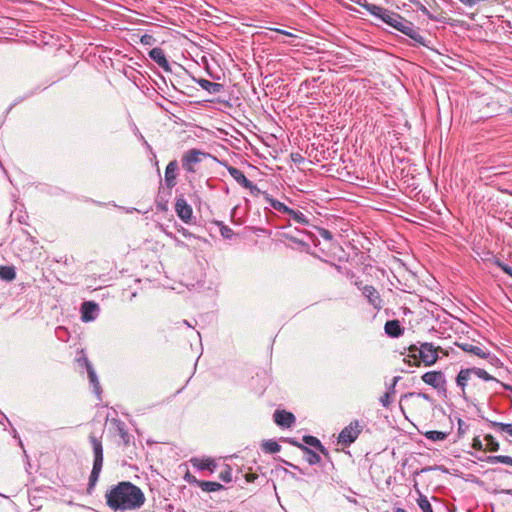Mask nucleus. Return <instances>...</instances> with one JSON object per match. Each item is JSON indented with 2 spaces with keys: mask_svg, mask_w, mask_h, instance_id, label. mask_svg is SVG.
<instances>
[{
  "mask_svg": "<svg viewBox=\"0 0 512 512\" xmlns=\"http://www.w3.org/2000/svg\"><path fill=\"white\" fill-rule=\"evenodd\" d=\"M410 3L416 6V8L421 11L424 15H426L431 20H436V18L430 13V11L426 8L425 5H423L418 0H409Z\"/></svg>",
  "mask_w": 512,
  "mask_h": 512,
  "instance_id": "obj_34",
  "label": "nucleus"
},
{
  "mask_svg": "<svg viewBox=\"0 0 512 512\" xmlns=\"http://www.w3.org/2000/svg\"><path fill=\"white\" fill-rule=\"evenodd\" d=\"M89 440L92 445L93 454H94V460H93V467L92 471L89 477L87 492L89 494L92 493L94 490L96 483L99 479L102 466H103V447L101 441L94 435L91 434L89 436Z\"/></svg>",
  "mask_w": 512,
  "mask_h": 512,
  "instance_id": "obj_4",
  "label": "nucleus"
},
{
  "mask_svg": "<svg viewBox=\"0 0 512 512\" xmlns=\"http://www.w3.org/2000/svg\"><path fill=\"white\" fill-rule=\"evenodd\" d=\"M362 295L366 298L368 303L377 311L381 310L384 306V301L379 291L372 285H364L361 288Z\"/></svg>",
  "mask_w": 512,
  "mask_h": 512,
  "instance_id": "obj_9",
  "label": "nucleus"
},
{
  "mask_svg": "<svg viewBox=\"0 0 512 512\" xmlns=\"http://www.w3.org/2000/svg\"><path fill=\"white\" fill-rule=\"evenodd\" d=\"M166 235L168 237H170L174 242H175V245L178 246V247H186V244L181 241L180 239H178L174 234H172L171 232H166Z\"/></svg>",
  "mask_w": 512,
  "mask_h": 512,
  "instance_id": "obj_48",
  "label": "nucleus"
},
{
  "mask_svg": "<svg viewBox=\"0 0 512 512\" xmlns=\"http://www.w3.org/2000/svg\"><path fill=\"white\" fill-rule=\"evenodd\" d=\"M321 454H323L325 457L329 456L328 450L320 443V446H317L316 448Z\"/></svg>",
  "mask_w": 512,
  "mask_h": 512,
  "instance_id": "obj_53",
  "label": "nucleus"
},
{
  "mask_svg": "<svg viewBox=\"0 0 512 512\" xmlns=\"http://www.w3.org/2000/svg\"><path fill=\"white\" fill-rule=\"evenodd\" d=\"M423 435L431 441H443L448 437V433L442 431H426Z\"/></svg>",
  "mask_w": 512,
  "mask_h": 512,
  "instance_id": "obj_29",
  "label": "nucleus"
},
{
  "mask_svg": "<svg viewBox=\"0 0 512 512\" xmlns=\"http://www.w3.org/2000/svg\"><path fill=\"white\" fill-rule=\"evenodd\" d=\"M264 199L271 205V207L278 212L288 214L290 212V208L285 205L284 203L280 202L279 200H276L272 198L268 193H263Z\"/></svg>",
  "mask_w": 512,
  "mask_h": 512,
  "instance_id": "obj_23",
  "label": "nucleus"
},
{
  "mask_svg": "<svg viewBox=\"0 0 512 512\" xmlns=\"http://www.w3.org/2000/svg\"><path fill=\"white\" fill-rule=\"evenodd\" d=\"M273 418L277 425L285 428H290L295 422V416L285 410H276Z\"/></svg>",
  "mask_w": 512,
  "mask_h": 512,
  "instance_id": "obj_14",
  "label": "nucleus"
},
{
  "mask_svg": "<svg viewBox=\"0 0 512 512\" xmlns=\"http://www.w3.org/2000/svg\"><path fill=\"white\" fill-rule=\"evenodd\" d=\"M140 16H142V14L130 6V25L146 23V21L139 18Z\"/></svg>",
  "mask_w": 512,
  "mask_h": 512,
  "instance_id": "obj_35",
  "label": "nucleus"
},
{
  "mask_svg": "<svg viewBox=\"0 0 512 512\" xmlns=\"http://www.w3.org/2000/svg\"><path fill=\"white\" fill-rule=\"evenodd\" d=\"M13 436H14L15 438H17V437H18L17 431H16L15 429H13Z\"/></svg>",
  "mask_w": 512,
  "mask_h": 512,
  "instance_id": "obj_61",
  "label": "nucleus"
},
{
  "mask_svg": "<svg viewBox=\"0 0 512 512\" xmlns=\"http://www.w3.org/2000/svg\"><path fill=\"white\" fill-rule=\"evenodd\" d=\"M175 212L184 223H191L193 218V209L183 196L176 198Z\"/></svg>",
  "mask_w": 512,
  "mask_h": 512,
  "instance_id": "obj_10",
  "label": "nucleus"
},
{
  "mask_svg": "<svg viewBox=\"0 0 512 512\" xmlns=\"http://www.w3.org/2000/svg\"><path fill=\"white\" fill-rule=\"evenodd\" d=\"M287 215H289L297 223L302 225L309 224L308 218L301 211H296L290 208V212H288Z\"/></svg>",
  "mask_w": 512,
  "mask_h": 512,
  "instance_id": "obj_30",
  "label": "nucleus"
},
{
  "mask_svg": "<svg viewBox=\"0 0 512 512\" xmlns=\"http://www.w3.org/2000/svg\"><path fill=\"white\" fill-rule=\"evenodd\" d=\"M207 156H209L208 153H205L199 149H189L182 155V167L188 173H195L196 165H198L203 160V158Z\"/></svg>",
  "mask_w": 512,
  "mask_h": 512,
  "instance_id": "obj_7",
  "label": "nucleus"
},
{
  "mask_svg": "<svg viewBox=\"0 0 512 512\" xmlns=\"http://www.w3.org/2000/svg\"><path fill=\"white\" fill-rule=\"evenodd\" d=\"M508 113L512 115V108L508 109Z\"/></svg>",
  "mask_w": 512,
  "mask_h": 512,
  "instance_id": "obj_64",
  "label": "nucleus"
},
{
  "mask_svg": "<svg viewBox=\"0 0 512 512\" xmlns=\"http://www.w3.org/2000/svg\"><path fill=\"white\" fill-rule=\"evenodd\" d=\"M139 42L144 46H152L156 43V39L152 35L144 33L140 36Z\"/></svg>",
  "mask_w": 512,
  "mask_h": 512,
  "instance_id": "obj_36",
  "label": "nucleus"
},
{
  "mask_svg": "<svg viewBox=\"0 0 512 512\" xmlns=\"http://www.w3.org/2000/svg\"><path fill=\"white\" fill-rule=\"evenodd\" d=\"M142 34H140L139 29H130V40L137 43L139 42V38Z\"/></svg>",
  "mask_w": 512,
  "mask_h": 512,
  "instance_id": "obj_47",
  "label": "nucleus"
},
{
  "mask_svg": "<svg viewBox=\"0 0 512 512\" xmlns=\"http://www.w3.org/2000/svg\"><path fill=\"white\" fill-rule=\"evenodd\" d=\"M199 487L204 492H216V491H220L224 488V486L218 482L204 481V480L200 481Z\"/></svg>",
  "mask_w": 512,
  "mask_h": 512,
  "instance_id": "obj_25",
  "label": "nucleus"
},
{
  "mask_svg": "<svg viewBox=\"0 0 512 512\" xmlns=\"http://www.w3.org/2000/svg\"><path fill=\"white\" fill-rule=\"evenodd\" d=\"M16 277V272L12 266H0V278L6 281H12Z\"/></svg>",
  "mask_w": 512,
  "mask_h": 512,
  "instance_id": "obj_26",
  "label": "nucleus"
},
{
  "mask_svg": "<svg viewBox=\"0 0 512 512\" xmlns=\"http://www.w3.org/2000/svg\"><path fill=\"white\" fill-rule=\"evenodd\" d=\"M355 285L357 286V288H358L359 290H361V288L363 287V286H362V282H361V281H356V282H355Z\"/></svg>",
  "mask_w": 512,
  "mask_h": 512,
  "instance_id": "obj_58",
  "label": "nucleus"
},
{
  "mask_svg": "<svg viewBox=\"0 0 512 512\" xmlns=\"http://www.w3.org/2000/svg\"><path fill=\"white\" fill-rule=\"evenodd\" d=\"M400 380V377L399 376H396L393 378L392 380V383L388 386L387 388V393H390L392 395H395V387H396V384L398 383V381Z\"/></svg>",
  "mask_w": 512,
  "mask_h": 512,
  "instance_id": "obj_46",
  "label": "nucleus"
},
{
  "mask_svg": "<svg viewBox=\"0 0 512 512\" xmlns=\"http://www.w3.org/2000/svg\"><path fill=\"white\" fill-rule=\"evenodd\" d=\"M99 314V306L93 301H85L81 305V320L83 322L94 321Z\"/></svg>",
  "mask_w": 512,
  "mask_h": 512,
  "instance_id": "obj_11",
  "label": "nucleus"
},
{
  "mask_svg": "<svg viewBox=\"0 0 512 512\" xmlns=\"http://www.w3.org/2000/svg\"><path fill=\"white\" fill-rule=\"evenodd\" d=\"M262 449L266 453L274 454L280 451L281 446L274 440H266L262 443Z\"/></svg>",
  "mask_w": 512,
  "mask_h": 512,
  "instance_id": "obj_27",
  "label": "nucleus"
},
{
  "mask_svg": "<svg viewBox=\"0 0 512 512\" xmlns=\"http://www.w3.org/2000/svg\"><path fill=\"white\" fill-rule=\"evenodd\" d=\"M196 83L210 94H218L223 91L224 86L221 83L211 82L207 79H196Z\"/></svg>",
  "mask_w": 512,
  "mask_h": 512,
  "instance_id": "obj_18",
  "label": "nucleus"
},
{
  "mask_svg": "<svg viewBox=\"0 0 512 512\" xmlns=\"http://www.w3.org/2000/svg\"><path fill=\"white\" fill-rule=\"evenodd\" d=\"M219 478L226 483L232 481V470L228 465L225 466V469L220 472Z\"/></svg>",
  "mask_w": 512,
  "mask_h": 512,
  "instance_id": "obj_38",
  "label": "nucleus"
},
{
  "mask_svg": "<svg viewBox=\"0 0 512 512\" xmlns=\"http://www.w3.org/2000/svg\"><path fill=\"white\" fill-rule=\"evenodd\" d=\"M417 504L422 512H433L432 506L426 496L420 494Z\"/></svg>",
  "mask_w": 512,
  "mask_h": 512,
  "instance_id": "obj_33",
  "label": "nucleus"
},
{
  "mask_svg": "<svg viewBox=\"0 0 512 512\" xmlns=\"http://www.w3.org/2000/svg\"><path fill=\"white\" fill-rule=\"evenodd\" d=\"M395 512H407V511L405 509H403V508H397L395 510Z\"/></svg>",
  "mask_w": 512,
  "mask_h": 512,
  "instance_id": "obj_60",
  "label": "nucleus"
},
{
  "mask_svg": "<svg viewBox=\"0 0 512 512\" xmlns=\"http://www.w3.org/2000/svg\"><path fill=\"white\" fill-rule=\"evenodd\" d=\"M458 346L465 352L478 356L482 359H486L490 356V352L484 351L481 347L470 344V343H461Z\"/></svg>",
  "mask_w": 512,
  "mask_h": 512,
  "instance_id": "obj_20",
  "label": "nucleus"
},
{
  "mask_svg": "<svg viewBox=\"0 0 512 512\" xmlns=\"http://www.w3.org/2000/svg\"><path fill=\"white\" fill-rule=\"evenodd\" d=\"M495 265L497 267H499L505 274L509 275L510 277H512V266L509 265V264H506L504 263L503 261H501L500 259H496L495 260Z\"/></svg>",
  "mask_w": 512,
  "mask_h": 512,
  "instance_id": "obj_37",
  "label": "nucleus"
},
{
  "mask_svg": "<svg viewBox=\"0 0 512 512\" xmlns=\"http://www.w3.org/2000/svg\"><path fill=\"white\" fill-rule=\"evenodd\" d=\"M472 447L475 450L485 451V448L483 447L482 440L478 436L473 438V440H472Z\"/></svg>",
  "mask_w": 512,
  "mask_h": 512,
  "instance_id": "obj_44",
  "label": "nucleus"
},
{
  "mask_svg": "<svg viewBox=\"0 0 512 512\" xmlns=\"http://www.w3.org/2000/svg\"><path fill=\"white\" fill-rule=\"evenodd\" d=\"M227 170L230 174V176L239 184L241 185L242 187L246 188L247 186L250 185V183L252 181H250L245 175L244 173L236 168V167H233V166H227Z\"/></svg>",
  "mask_w": 512,
  "mask_h": 512,
  "instance_id": "obj_19",
  "label": "nucleus"
},
{
  "mask_svg": "<svg viewBox=\"0 0 512 512\" xmlns=\"http://www.w3.org/2000/svg\"><path fill=\"white\" fill-rule=\"evenodd\" d=\"M283 462H284L286 465H289L290 467H292L293 469L298 470L299 472L303 473L302 469H301V468H299L298 466H296V465H294V464H292V463H290V462H287V461H283Z\"/></svg>",
  "mask_w": 512,
  "mask_h": 512,
  "instance_id": "obj_55",
  "label": "nucleus"
},
{
  "mask_svg": "<svg viewBox=\"0 0 512 512\" xmlns=\"http://www.w3.org/2000/svg\"><path fill=\"white\" fill-rule=\"evenodd\" d=\"M184 479L191 485H197L199 487V483L201 480H198L194 475L187 472Z\"/></svg>",
  "mask_w": 512,
  "mask_h": 512,
  "instance_id": "obj_45",
  "label": "nucleus"
},
{
  "mask_svg": "<svg viewBox=\"0 0 512 512\" xmlns=\"http://www.w3.org/2000/svg\"><path fill=\"white\" fill-rule=\"evenodd\" d=\"M285 441H286L287 443H289V444H291V445H293V446H295V447L299 448V449H300V450H302V451H303V447H306V445H304V444H302V443L298 442V441H297V440H295L294 438H287V439H285Z\"/></svg>",
  "mask_w": 512,
  "mask_h": 512,
  "instance_id": "obj_49",
  "label": "nucleus"
},
{
  "mask_svg": "<svg viewBox=\"0 0 512 512\" xmlns=\"http://www.w3.org/2000/svg\"><path fill=\"white\" fill-rule=\"evenodd\" d=\"M363 426L361 425L359 420H354L350 422L349 425L344 427L342 431L338 435V444H341L344 447L350 446L352 443L356 441L360 433L362 432Z\"/></svg>",
  "mask_w": 512,
  "mask_h": 512,
  "instance_id": "obj_6",
  "label": "nucleus"
},
{
  "mask_svg": "<svg viewBox=\"0 0 512 512\" xmlns=\"http://www.w3.org/2000/svg\"><path fill=\"white\" fill-rule=\"evenodd\" d=\"M85 367L88 373L89 382L93 387V392L97 395V397H100L102 392L100 383L97 374L88 359H85Z\"/></svg>",
  "mask_w": 512,
  "mask_h": 512,
  "instance_id": "obj_17",
  "label": "nucleus"
},
{
  "mask_svg": "<svg viewBox=\"0 0 512 512\" xmlns=\"http://www.w3.org/2000/svg\"><path fill=\"white\" fill-rule=\"evenodd\" d=\"M418 344L409 346L408 356L421 361L425 366L434 365L438 360V353L443 351L442 348L429 342H418Z\"/></svg>",
  "mask_w": 512,
  "mask_h": 512,
  "instance_id": "obj_3",
  "label": "nucleus"
},
{
  "mask_svg": "<svg viewBox=\"0 0 512 512\" xmlns=\"http://www.w3.org/2000/svg\"><path fill=\"white\" fill-rule=\"evenodd\" d=\"M303 453L305 454L304 458L310 465L319 464L321 461V457L318 453L310 449L309 447H303Z\"/></svg>",
  "mask_w": 512,
  "mask_h": 512,
  "instance_id": "obj_24",
  "label": "nucleus"
},
{
  "mask_svg": "<svg viewBox=\"0 0 512 512\" xmlns=\"http://www.w3.org/2000/svg\"><path fill=\"white\" fill-rule=\"evenodd\" d=\"M191 463L193 467L199 470H209L210 472H214L216 468V463L212 459H192Z\"/></svg>",
  "mask_w": 512,
  "mask_h": 512,
  "instance_id": "obj_22",
  "label": "nucleus"
},
{
  "mask_svg": "<svg viewBox=\"0 0 512 512\" xmlns=\"http://www.w3.org/2000/svg\"><path fill=\"white\" fill-rule=\"evenodd\" d=\"M183 324H185V325L190 327V324L186 320L183 321Z\"/></svg>",
  "mask_w": 512,
  "mask_h": 512,
  "instance_id": "obj_63",
  "label": "nucleus"
},
{
  "mask_svg": "<svg viewBox=\"0 0 512 512\" xmlns=\"http://www.w3.org/2000/svg\"><path fill=\"white\" fill-rule=\"evenodd\" d=\"M488 425L501 435L512 437V423H502L488 420Z\"/></svg>",
  "mask_w": 512,
  "mask_h": 512,
  "instance_id": "obj_21",
  "label": "nucleus"
},
{
  "mask_svg": "<svg viewBox=\"0 0 512 512\" xmlns=\"http://www.w3.org/2000/svg\"><path fill=\"white\" fill-rule=\"evenodd\" d=\"M150 58L164 71L170 72L171 67L165 56L164 51L161 48L155 47L149 51Z\"/></svg>",
  "mask_w": 512,
  "mask_h": 512,
  "instance_id": "obj_13",
  "label": "nucleus"
},
{
  "mask_svg": "<svg viewBox=\"0 0 512 512\" xmlns=\"http://www.w3.org/2000/svg\"><path fill=\"white\" fill-rule=\"evenodd\" d=\"M486 462L490 464L502 463L512 466V457L506 455L488 456Z\"/></svg>",
  "mask_w": 512,
  "mask_h": 512,
  "instance_id": "obj_28",
  "label": "nucleus"
},
{
  "mask_svg": "<svg viewBox=\"0 0 512 512\" xmlns=\"http://www.w3.org/2000/svg\"><path fill=\"white\" fill-rule=\"evenodd\" d=\"M333 265L335 266V268H336L337 270H340V269H341V266L336 265V264H333Z\"/></svg>",
  "mask_w": 512,
  "mask_h": 512,
  "instance_id": "obj_62",
  "label": "nucleus"
},
{
  "mask_svg": "<svg viewBox=\"0 0 512 512\" xmlns=\"http://www.w3.org/2000/svg\"><path fill=\"white\" fill-rule=\"evenodd\" d=\"M178 232H180L184 237L186 238H190V237H193V234L191 232H189L186 228H184L183 226H180L178 228Z\"/></svg>",
  "mask_w": 512,
  "mask_h": 512,
  "instance_id": "obj_50",
  "label": "nucleus"
},
{
  "mask_svg": "<svg viewBox=\"0 0 512 512\" xmlns=\"http://www.w3.org/2000/svg\"><path fill=\"white\" fill-rule=\"evenodd\" d=\"M356 4L366 9L371 15L380 19L387 25L408 36L416 43L424 45L425 39L419 33L415 25L400 14L388 10L382 6L369 3L367 0H353Z\"/></svg>",
  "mask_w": 512,
  "mask_h": 512,
  "instance_id": "obj_1",
  "label": "nucleus"
},
{
  "mask_svg": "<svg viewBox=\"0 0 512 512\" xmlns=\"http://www.w3.org/2000/svg\"><path fill=\"white\" fill-rule=\"evenodd\" d=\"M145 503L144 493L139 487L130 483V509H137Z\"/></svg>",
  "mask_w": 512,
  "mask_h": 512,
  "instance_id": "obj_15",
  "label": "nucleus"
},
{
  "mask_svg": "<svg viewBox=\"0 0 512 512\" xmlns=\"http://www.w3.org/2000/svg\"><path fill=\"white\" fill-rule=\"evenodd\" d=\"M476 376L484 381H495L508 391L512 392V386L509 384H505L500 382L498 379L490 375L486 370L478 367L472 368H462L457 376H456V385L460 388L462 397L465 400H468L470 397H475L476 395L484 394V389L482 386L478 385L473 380V377Z\"/></svg>",
  "mask_w": 512,
  "mask_h": 512,
  "instance_id": "obj_2",
  "label": "nucleus"
},
{
  "mask_svg": "<svg viewBox=\"0 0 512 512\" xmlns=\"http://www.w3.org/2000/svg\"><path fill=\"white\" fill-rule=\"evenodd\" d=\"M107 505L115 510L128 508V481L120 482L106 493Z\"/></svg>",
  "mask_w": 512,
  "mask_h": 512,
  "instance_id": "obj_5",
  "label": "nucleus"
},
{
  "mask_svg": "<svg viewBox=\"0 0 512 512\" xmlns=\"http://www.w3.org/2000/svg\"><path fill=\"white\" fill-rule=\"evenodd\" d=\"M484 440L486 441L485 450H488L490 452H497L499 450V442L492 435L487 434L484 437Z\"/></svg>",
  "mask_w": 512,
  "mask_h": 512,
  "instance_id": "obj_31",
  "label": "nucleus"
},
{
  "mask_svg": "<svg viewBox=\"0 0 512 512\" xmlns=\"http://www.w3.org/2000/svg\"><path fill=\"white\" fill-rule=\"evenodd\" d=\"M466 424L462 419H458V433L463 434L465 432Z\"/></svg>",
  "mask_w": 512,
  "mask_h": 512,
  "instance_id": "obj_52",
  "label": "nucleus"
},
{
  "mask_svg": "<svg viewBox=\"0 0 512 512\" xmlns=\"http://www.w3.org/2000/svg\"><path fill=\"white\" fill-rule=\"evenodd\" d=\"M4 420H8V418L6 417L5 414L1 413L0 414V423H3Z\"/></svg>",
  "mask_w": 512,
  "mask_h": 512,
  "instance_id": "obj_57",
  "label": "nucleus"
},
{
  "mask_svg": "<svg viewBox=\"0 0 512 512\" xmlns=\"http://www.w3.org/2000/svg\"><path fill=\"white\" fill-rule=\"evenodd\" d=\"M257 478H258V475L255 473H246L245 474V479L249 483L254 482L255 479H257Z\"/></svg>",
  "mask_w": 512,
  "mask_h": 512,
  "instance_id": "obj_51",
  "label": "nucleus"
},
{
  "mask_svg": "<svg viewBox=\"0 0 512 512\" xmlns=\"http://www.w3.org/2000/svg\"><path fill=\"white\" fill-rule=\"evenodd\" d=\"M385 333L391 338H398L404 334L405 328L401 326L399 320H389L384 325Z\"/></svg>",
  "mask_w": 512,
  "mask_h": 512,
  "instance_id": "obj_16",
  "label": "nucleus"
},
{
  "mask_svg": "<svg viewBox=\"0 0 512 512\" xmlns=\"http://www.w3.org/2000/svg\"><path fill=\"white\" fill-rule=\"evenodd\" d=\"M139 137L141 138V140L144 142V144L147 146L148 149L151 150V146L148 144V142L144 139V137L142 135H139Z\"/></svg>",
  "mask_w": 512,
  "mask_h": 512,
  "instance_id": "obj_56",
  "label": "nucleus"
},
{
  "mask_svg": "<svg viewBox=\"0 0 512 512\" xmlns=\"http://www.w3.org/2000/svg\"><path fill=\"white\" fill-rule=\"evenodd\" d=\"M215 224L219 227L221 236L225 239H232L234 236L233 230L225 225L222 221H215Z\"/></svg>",
  "mask_w": 512,
  "mask_h": 512,
  "instance_id": "obj_32",
  "label": "nucleus"
},
{
  "mask_svg": "<svg viewBox=\"0 0 512 512\" xmlns=\"http://www.w3.org/2000/svg\"><path fill=\"white\" fill-rule=\"evenodd\" d=\"M413 396L421 397L422 399L427 400V401H429L431 399L428 394L423 393V392H419V393L409 392V393L404 394L402 396V398H408V397H413Z\"/></svg>",
  "mask_w": 512,
  "mask_h": 512,
  "instance_id": "obj_43",
  "label": "nucleus"
},
{
  "mask_svg": "<svg viewBox=\"0 0 512 512\" xmlns=\"http://www.w3.org/2000/svg\"><path fill=\"white\" fill-rule=\"evenodd\" d=\"M393 396L394 395L385 392L384 395L380 397V403L382 404V406L385 408H389V406L393 402Z\"/></svg>",
  "mask_w": 512,
  "mask_h": 512,
  "instance_id": "obj_40",
  "label": "nucleus"
},
{
  "mask_svg": "<svg viewBox=\"0 0 512 512\" xmlns=\"http://www.w3.org/2000/svg\"><path fill=\"white\" fill-rule=\"evenodd\" d=\"M318 234L325 240H333V234L326 228H317Z\"/></svg>",
  "mask_w": 512,
  "mask_h": 512,
  "instance_id": "obj_41",
  "label": "nucleus"
},
{
  "mask_svg": "<svg viewBox=\"0 0 512 512\" xmlns=\"http://www.w3.org/2000/svg\"><path fill=\"white\" fill-rule=\"evenodd\" d=\"M303 442L306 445L314 447L315 449L317 448V446H320V443H321L318 438L311 436V435H305L303 437Z\"/></svg>",
  "mask_w": 512,
  "mask_h": 512,
  "instance_id": "obj_39",
  "label": "nucleus"
},
{
  "mask_svg": "<svg viewBox=\"0 0 512 512\" xmlns=\"http://www.w3.org/2000/svg\"><path fill=\"white\" fill-rule=\"evenodd\" d=\"M246 189H248L250 194L255 197L265 193L264 191H261L253 182H251L250 185L246 187Z\"/></svg>",
  "mask_w": 512,
  "mask_h": 512,
  "instance_id": "obj_42",
  "label": "nucleus"
},
{
  "mask_svg": "<svg viewBox=\"0 0 512 512\" xmlns=\"http://www.w3.org/2000/svg\"><path fill=\"white\" fill-rule=\"evenodd\" d=\"M422 381L438 391H446V379L442 371H428L421 376Z\"/></svg>",
  "mask_w": 512,
  "mask_h": 512,
  "instance_id": "obj_8",
  "label": "nucleus"
},
{
  "mask_svg": "<svg viewBox=\"0 0 512 512\" xmlns=\"http://www.w3.org/2000/svg\"><path fill=\"white\" fill-rule=\"evenodd\" d=\"M178 162L177 160L170 161L165 169L164 182L167 188L172 189L176 186L177 182Z\"/></svg>",
  "mask_w": 512,
  "mask_h": 512,
  "instance_id": "obj_12",
  "label": "nucleus"
},
{
  "mask_svg": "<svg viewBox=\"0 0 512 512\" xmlns=\"http://www.w3.org/2000/svg\"><path fill=\"white\" fill-rule=\"evenodd\" d=\"M85 359H87L86 357H83V358H79L78 361L80 363H82L83 365H85Z\"/></svg>",
  "mask_w": 512,
  "mask_h": 512,
  "instance_id": "obj_59",
  "label": "nucleus"
},
{
  "mask_svg": "<svg viewBox=\"0 0 512 512\" xmlns=\"http://www.w3.org/2000/svg\"><path fill=\"white\" fill-rule=\"evenodd\" d=\"M275 32L277 33H280V34H283L285 36H293L292 33L286 31V30H282V29H274Z\"/></svg>",
  "mask_w": 512,
  "mask_h": 512,
  "instance_id": "obj_54",
  "label": "nucleus"
}]
</instances>
